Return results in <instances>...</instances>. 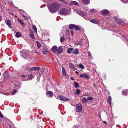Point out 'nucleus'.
I'll return each instance as SVG.
<instances>
[{
  "instance_id": "37998d69",
  "label": "nucleus",
  "mask_w": 128,
  "mask_h": 128,
  "mask_svg": "<svg viewBox=\"0 0 128 128\" xmlns=\"http://www.w3.org/2000/svg\"><path fill=\"white\" fill-rule=\"evenodd\" d=\"M48 52V51H45L44 50H42V53L43 54H46L47 52Z\"/></svg>"
},
{
  "instance_id": "c85d7f7f",
  "label": "nucleus",
  "mask_w": 128,
  "mask_h": 128,
  "mask_svg": "<svg viewBox=\"0 0 128 128\" xmlns=\"http://www.w3.org/2000/svg\"><path fill=\"white\" fill-rule=\"evenodd\" d=\"M62 74L64 76H66V73L65 72V70L64 67H62Z\"/></svg>"
},
{
  "instance_id": "864d4df0",
  "label": "nucleus",
  "mask_w": 128,
  "mask_h": 128,
  "mask_svg": "<svg viewBox=\"0 0 128 128\" xmlns=\"http://www.w3.org/2000/svg\"><path fill=\"white\" fill-rule=\"evenodd\" d=\"M103 123H104L105 124H107V122H106L105 121H104V122H103Z\"/></svg>"
},
{
  "instance_id": "de8ad7c7",
  "label": "nucleus",
  "mask_w": 128,
  "mask_h": 128,
  "mask_svg": "<svg viewBox=\"0 0 128 128\" xmlns=\"http://www.w3.org/2000/svg\"><path fill=\"white\" fill-rule=\"evenodd\" d=\"M26 70H30V69L28 67H27L26 68Z\"/></svg>"
},
{
  "instance_id": "a18cd8bd",
  "label": "nucleus",
  "mask_w": 128,
  "mask_h": 128,
  "mask_svg": "<svg viewBox=\"0 0 128 128\" xmlns=\"http://www.w3.org/2000/svg\"><path fill=\"white\" fill-rule=\"evenodd\" d=\"M0 117L2 118H3L4 116L2 114L1 112L0 111Z\"/></svg>"
},
{
  "instance_id": "9d476101",
  "label": "nucleus",
  "mask_w": 128,
  "mask_h": 128,
  "mask_svg": "<svg viewBox=\"0 0 128 128\" xmlns=\"http://www.w3.org/2000/svg\"><path fill=\"white\" fill-rule=\"evenodd\" d=\"M4 76V79L6 80V79L10 78V75L9 74L4 72L3 74Z\"/></svg>"
},
{
  "instance_id": "4d7b16f0",
  "label": "nucleus",
  "mask_w": 128,
  "mask_h": 128,
  "mask_svg": "<svg viewBox=\"0 0 128 128\" xmlns=\"http://www.w3.org/2000/svg\"><path fill=\"white\" fill-rule=\"evenodd\" d=\"M9 60H11V58H9Z\"/></svg>"
},
{
  "instance_id": "473e14b6",
  "label": "nucleus",
  "mask_w": 128,
  "mask_h": 128,
  "mask_svg": "<svg viewBox=\"0 0 128 128\" xmlns=\"http://www.w3.org/2000/svg\"><path fill=\"white\" fill-rule=\"evenodd\" d=\"M74 87L75 88H78L79 87V84L77 82H74Z\"/></svg>"
},
{
  "instance_id": "c756f323",
  "label": "nucleus",
  "mask_w": 128,
  "mask_h": 128,
  "mask_svg": "<svg viewBox=\"0 0 128 128\" xmlns=\"http://www.w3.org/2000/svg\"><path fill=\"white\" fill-rule=\"evenodd\" d=\"M69 66L70 68H71L74 69L75 68L74 65L72 63L70 64H69Z\"/></svg>"
},
{
  "instance_id": "f704fd0d",
  "label": "nucleus",
  "mask_w": 128,
  "mask_h": 128,
  "mask_svg": "<svg viewBox=\"0 0 128 128\" xmlns=\"http://www.w3.org/2000/svg\"><path fill=\"white\" fill-rule=\"evenodd\" d=\"M71 4H74V5H78V2L76 1H72L71 2Z\"/></svg>"
},
{
  "instance_id": "bf43d9fd",
  "label": "nucleus",
  "mask_w": 128,
  "mask_h": 128,
  "mask_svg": "<svg viewBox=\"0 0 128 128\" xmlns=\"http://www.w3.org/2000/svg\"><path fill=\"white\" fill-rule=\"evenodd\" d=\"M68 39L70 40L71 39V38H68Z\"/></svg>"
},
{
  "instance_id": "a211bd4d",
  "label": "nucleus",
  "mask_w": 128,
  "mask_h": 128,
  "mask_svg": "<svg viewBox=\"0 0 128 128\" xmlns=\"http://www.w3.org/2000/svg\"><path fill=\"white\" fill-rule=\"evenodd\" d=\"M62 51V48L61 47V46H60L57 49V52L58 54L61 53Z\"/></svg>"
},
{
  "instance_id": "0eeeda50",
  "label": "nucleus",
  "mask_w": 128,
  "mask_h": 128,
  "mask_svg": "<svg viewBox=\"0 0 128 128\" xmlns=\"http://www.w3.org/2000/svg\"><path fill=\"white\" fill-rule=\"evenodd\" d=\"M5 22L6 24L8 26L9 28H10L12 27L11 21L9 19H6Z\"/></svg>"
},
{
  "instance_id": "4be33fe9",
  "label": "nucleus",
  "mask_w": 128,
  "mask_h": 128,
  "mask_svg": "<svg viewBox=\"0 0 128 128\" xmlns=\"http://www.w3.org/2000/svg\"><path fill=\"white\" fill-rule=\"evenodd\" d=\"M30 37L33 39H34V34L33 32L31 31L30 34Z\"/></svg>"
},
{
  "instance_id": "ddd939ff",
  "label": "nucleus",
  "mask_w": 128,
  "mask_h": 128,
  "mask_svg": "<svg viewBox=\"0 0 128 128\" xmlns=\"http://www.w3.org/2000/svg\"><path fill=\"white\" fill-rule=\"evenodd\" d=\"M116 22L122 26H124V21L119 19H118V20H117Z\"/></svg>"
},
{
  "instance_id": "5fc2aeb1",
  "label": "nucleus",
  "mask_w": 128,
  "mask_h": 128,
  "mask_svg": "<svg viewBox=\"0 0 128 128\" xmlns=\"http://www.w3.org/2000/svg\"><path fill=\"white\" fill-rule=\"evenodd\" d=\"M23 17H24V18L25 19H26V17L25 16H24V15H23Z\"/></svg>"
},
{
  "instance_id": "f03ea898",
  "label": "nucleus",
  "mask_w": 128,
  "mask_h": 128,
  "mask_svg": "<svg viewBox=\"0 0 128 128\" xmlns=\"http://www.w3.org/2000/svg\"><path fill=\"white\" fill-rule=\"evenodd\" d=\"M28 51L25 50H22V57L25 58H28V56H27L28 55Z\"/></svg>"
},
{
  "instance_id": "72a5a7b5",
  "label": "nucleus",
  "mask_w": 128,
  "mask_h": 128,
  "mask_svg": "<svg viewBox=\"0 0 128 128\" xmlns=\"http://www.w3.org/2000/svg\"><path fill=\"white\" fill-rule=\"evenodd\" d=\"M74 28H75V30H79V31H80V28L79 27L77 26H76V25H75V26Z\"/></svg>"
},
{
  "instance_id": "3c124183",
  "label": "nucleus",
  "mask_w": 128,
  "mask_h": 128,
  "mask_svg": "<svg viewBox=\"0 0 128 128\" xmlns=\"http://www.w3.org/2000/svg\"><path fill=\"white\" fill-rule=\"evenodd\" d=\"M2 20V17L0 15V21H1Z\"/></svg>"
},
{
  "instance_id": "4c0bfd02",
  "label": "nucleus",
  "mask_w": 128,
  "mask_h": 128,
  "mask_svg": "<svg viewBox=\"0 0 128 128\" xmlns=\"http://www.w3.org/2000/svg\"><path fill=\"white\" fill-rule=\"evenodd\" d=\"M90 10L92 12H96L97 11L96 10H94V9H90Z\"/></svg>"
},
{
  "instance_id": "2f4dec72",
  "label": "nucleus",
  "mask_w": 128,
  "mask_h": 128,
  "mask_svg": "<svg viewBox=\"0 0 128 128\" xmlns=\"http://www.w3.org/2000/svg\"><path fill=\"white\" fill-rule=\"evenodd\" d=\"M36 43L38 48L39 49L40 48L41 46V45L40 42L38 41H36Z\"/></svg>"
},
{
  "instance_id": "5701e85b",
  "label": "nucleus",
  "mask_w": 128,
  "mask_h": 128,
  "mask_svg": "<svg viewBox=\"0 0 128 128\" xmlns=\"http://www.w3.org/2000/svg\"><path fill=\"white\" fill-rule=\"evenodd\" d=\"M21 35V33L19 32H16V34H15V35L16 37H20Z\"/></svg>"
},
{
  "instance_id": "393cba45",
  "label": "nucleus",
  "mask_w": 128,
  "mask_h": 128,
  "mask_svg": "<svg viewBox=\"0 0 128 128\" xmlns=\"http://www.w3.org/2000/svg\"><path fill=\"white\" fill-rule=\"evenodd\" d=\"M18 20L20 24L22 25L23 26H24V24L22 22V20H21L20 19H18Z\"/></svg>"
},
{
  "instance_id": "6e6d98bb",
  "label": "nucleus",
  "mask_w": 128,
  "mask_h": 128,
  "mask_svg": "<svg viewBox=\"0 0 128 128\" xmlns=\"http://www.w3.org/2000/svg\"><path fill=\"white\" fill-rule=\"evenodd\" d=\"M66 32H67L68 33L69 32V30H66Z\"/></svg>"
},
{
  "instance_id": "dca6fc26",
  "label": "nucleus",
  "mask_w": 128,
  "mask_h": 128,
  "mask_svg": "<svg viewBox=\"0 0 128 128\" xmlns=\"http://www.w3.org/2000/svg\"><path fill=\"white\" fill-rule=\"evenodd\" d=\"M40 70V68L39 67H35L33 68H30V70L31 71H33L34 70Z\"/></svg>"
},
{
  "instance_id": "cd10ccee",
  "label": "nucleus",
  "mask_w": 128,
  "mask_h": 128,
  "mask_svg": "<svg viewBox=\"0 0 128 128\" xmlns=\"http://www.w3.org/2000/svg\"><path fill=\"white\" fill-rule=\"evenodd\" d=\"M32 28L34 31L35 32H37V30L36 26L34 25H33L32 26Z\"/></svg>"
},
{
  "instance_id": "9b49d317",
  "label": "nucleus",
  "mask_w": 128,
  "mask_h": 128,
  "mask_svg": "<svg viewBox=\"0 0 128 128\" xmlns=\"http://www.w3.org/2000/svg\"><path fill=\"white\" fill-rule=\"evenodd\" d=\"M83 3L84 5H87L90 2V0H81Z\"/></svg>"
},
{
  "instance_id": "6ab92c4d",
  "label": "nucleus",
  "mask_w": 128,
  "mask_h": 128,
  "mask_svg": "<svg viewBox=\"0 0 128 128\" xmlns=\"http://www.w3.org/2000/svg\"><path fill=\"white\" fill-rule=\"evenodd\" d=\"M122 94L123 95H126L128 94V89L124 90L122 92Z\"/></svg>"
},
{
  "instance_id": "bb28decb",
  "label": "nucleus",
  "mask_w": 128,
  "mask_h": 128,
  "mask_svg": "<svg viewBox=\"0 0 128 128\" xmlns=\"http://www.w3.org/2000/svg\"><path fill=\"white\" fill-rule=\"evenodd\" d=\"M88 102V100L85 97L84 98H82V102L84 104V103L86 102Z\"/></svg>"
},
{
  "instance_id": "7c9ffc66",
  "label": "nucleus",
  "mask_w": 128,
  "mask_h": 128,
  "mask_svg": "<svg viewBox=\"0 0 128 128\" xmlns=\"http://www.w3.org/2000/svg\"><path fill=\"white\" fill-rule=\"evenodd\" d=\"M73 50V49L72 48H68L67 50V52L68 54H70L71 52V51H72Z\"/></svg>"
},
{
  "instance_id": "f3484780",
  "label": "nucleus",
  "mask_w": 128,
  "mask_h": 128,
  "mask_svg": "<svg viewBox=\"0 0 128 128\" xmlns=\"http://www.w3.org/2000/svg\"><path fill=\"white\" fill-rule=\"evenodd\" d=\"M90 21L91 22L94 24H98L99 23V22L96 20L93 19L90 20Z\"/></svg>"
},
{
  "instance_id": "e433bc0d",
  "label": "nucleus",
  "mask_w": 128,
  "mask_h": 128,
  "mask_svg": "<svg viewBox=\"0 0 128 128\" xmlns=\"http://www.w3.org/2000/svg\"><path fill=\"white\" fill-rule=\"evenodd\" d=\"M79 67L80 68H81L82 69H84V67L83 66V65L81 64H80Z\"/></svg>"
},
{
  "instance_id": "1a4fd4ad",
  "label": "nucleus",
  "mask_w": 128,
  "mask_h": 128,
  "mask_svg": "<svg viewBox=\"0 0 128 128\" xmlns=\"http://www.w3.org/2000/svg\"><path fill=\"white\" fill-rule=\"evenodd\" d=\"M109 13L108 10H104L101 12V14L103 15H106L108 14Z\"/></svg>"
},
{
  "instance_id": "20e7f679",
  "label": "nucleus",
  "mask_w": 128,
  "mask_h": 128,
  "mask_svg": "<svg viewBox=\"0 0 128 128\" xmlns=\"http://www.w3.org/2000/svg\"><path fill=\"white\" fill-rule=\"evenodd\" d=\"M60 13L61 14L64 15H66L68 14V13L67 12V9L64 8H62L60 10Z\"/></svg>"
},
{
  "instance_id": "58836bf2",
  "label": "nucleus",
  "mask_w": 128,
  "mask_h": 128,
  "mask_svg": "<svg viewBox=\"0 0 128 128\" xmlns=\"http://www.w3.org/2000/svg\"><path fill=\"white\" fill-rule=\"evenodd\" d=\"M59 1L62 2L65 4H68V3L66 1L64 0H58Z\"/></svg>"
},
{
  "instance_id": "39448f33",
  "label": "nucleus",
  "mask_w": 128,
  "mask_h": 128,
  "mask_svg": "<svg viewBox=\"0 0 128 128\" xmlns=\"http://www.w3.org/2000/svg\"><path fill=\"white\" fill-rule=\"evenodd\" d=\"M82 110V106L80 104H78L76 105V111L77 112H80Z\"/></svg>"
},
{
  "instance_id": "13d9d810",
  "label": "nucleus",
  "mask_w": 128,
  "mask_h": 128,
  "mask_svg": "<svg viewBox=\"0 0 128 128\" xmlns=\"http://www.w3.org/2000/svg\"><path fill=\"white\" fill-rule=\"evenodd\" d=\"M29 30H30V31H32L31 29H29Z\"/></svg>"
},
{
  "instance_id": "f8f14e48",
  "label": "nucleus",
  "mask_w": 128,
  "mask_h": 128,
  "mask_svg": "<svg viewBox=\"0 0 128 128\" xmlns=\"http://www.w3.org/2000/svg\"><path fill=\"white\" fill-rule=\"evenodd\" d=\"M80 76L81 78L85 77L86 78H90V77L85 73L80 74Z\"/></svg>"
},
{
  "instance_id": "052dcab7",
  "label": "nucleus",
  "mask_w": 128,
  "mask_h": 128,
  "mask_svg": "<svg viewBox=\"0 0 128 128\" xmlns=\"http://www.w3.org/2000/svg\"><path fill=\"white\" fill-rule=\"evenodd\" d=\"M1 74V73H0V76Z\"/></svg>"
},
{
  "instance_id": "412c9836",
  "label": "nucleus",
  "mask_w": 128,
  "mask_h": 128,
  "mask_svg": "<svg viewBox=\"0 0 128 128\" xmlns=\"http://www.w3.org/2000/svg\"><path fill=\"white\" fill-rule=\"evenodd\" d=\"M58 47L56 46H53L52 48V50L54 52L57 51Z\"/></svg>"
},
{
  "instance_id": "7ed1b4c3",
  "label": "nucleus",
  "mask_w": 128,
  "mask_h": 128,
  "mask_svg": "<svg viewBox=\"0 0 128 128\" xmlns=\"http://www.w3.org/2000/svg\"><path fill=\"white\" fill-rule=\"evenodd\" d=\"M25 76H27V75H21L20 76V77L21 78H22V79L23 80H32V79L33 76L32 74H31L29 76L28 78H24V77Z\"/></svg>"
},
{
  "instance_id": "c03bdc74",
  "label": "nucleus",
  "mask_w": 128,
  "mask_h": 128,
  "mask_svg": "<svg viewBox=\"0 0 128 128\" xmlns=\"http://www.w3.org/2000/svg\"><path fill=\"white\" fill-rule=\"evenodd\" d=\"M16 90H14L12 92V95H14L16 92Z\"/></svg>"
},
{
  "instance_id": "09e8293b",
  "label": "nucleus",
  "mask_w": 128,
  "mask_h": 128,
  "mask_svg": "<svg viewBox=\"0 0 128 128\" xmlns=\"http://www.w3.org/2000/svg\"><path fill=\"white\" fill-rule=\"evenodd\" d=\"M70 79L71 80H74V78L73 77H71L70 78Z\"/></svg>"
},
{
  "instance_id": "423d86ee",
  "label": "nucleus",
  "mask_w": 128,
  "mask_h": 128,
  "mask_svg": "<svg viewBox=\"0 0 128 128\" xmlns=\"http://www.w3.org/2000/svg\"><path fill=\"white\" fill-rule=\"evenodd\" d=\"M76 12L81 16H86L87 15L86 12H84L82 11L78 10H76L75 11Z\"/></svg>"
},
{
  "instance_id": "49530a36",
  "label": "nucleus",
  "mask_w": 128,
  "mask_h": 128,
  "mask_svg": "<svg viewBox=\"0 0 128 128\" xmlns=\"http://www.w3.org/2000/svg\"><path fill=\"white\" fill-rule=\"evenodd\" d=\"M43 50H44L45 51H48V49L46 48H43Z\"/></svg>"
},
{
  "instance_id": "a878e982",
  "label": "nucleus",
  "mask_w": 128,
  "mask_h": 128,
  "mask_svg": "<svg viewBox=\"0 0 128 128\" xmlns=\"http://www.w3.org/2000/svg\"><path fill=\"white\" fill-rule=\"evenodd\" d=\"M111 96H110L108 98V102L110 105L111 104Z\"/></svg>"
},
{
  "instance_id": "4468645a",
  "label": "nucleus",
  "mask_w": 128,
  "mask_h": 128,
  "mask_svg": "<svg viewBox=\"0 0 128 128\" xmlns=\"http://www.w3.org/2000/svg\"><path fill=\"white\" fill-rule=\"evenodd\" d=\"M116 22L122 26H124V21L119 19H118V20H117Z\"/></svg>"
},
{
  "instance_id": "b1692460",
  "label": "nucleus",
  "mask_w": 128,
  "mask_h": 128,
  "mask_svg": "<svg viewBox=\"0 0 128 128\" xmlns=\"http://www.w3.org/2000/svg\"><path fill=\"white\" fill-rule=\"evenodd\" d=\"M75 25L73 24H70L69 25V28L70 29H74L75 28Z\"/></svg>"
},
{
  "instance_id": "79ce46f5",
  "label": "nucleus",
  "mask_w": 128,
  "mask_h": 128,
  "mask_svg": "<svg viewBox=\"0 0 128 128\" xmlns=\"http://www.w3.org/2000/svg\"><path fill=\"white\" fill-rule=\"evenodd\" d=\"M92 96H89L87 98V99L90 100H92Z\"/></svg>"
},
{
  "instance_id": "aec40b11",
  "label": "nucleus",
  "mask_w": 128,
  "mask_h": 128,
  "mask_svg": "<svg viewBox=\"0 0 128 128\" xmlns=\"http://www.w3.org/2000/svg\"><path fill=\"white\" fill-rule=\"evenodd\" d=\"M79 51L78 50L76 49H75L72 52V54H78L79 53Z\"/></svg>"
},
{
  "instance_id": "f257e3e1",
  "label": "nucleus",
  "mask_w": 128,
  "mask_h": 128,
  "mask_svg": "<svg viewBox=\"0 0 128 128\" xmlns=\"http://www.w3.org/2000/svg\"><path fill=\"white\" fill-rule=\"evenodd\" d=\"M59 8L60 6L58 4L54 2L51 4L50 7L49 8V9L51 12L53 13L56 12Z\"/></svg>"
},
{
  "instance_id": "ea45409f",
  "label": "nucleus",
  "mask_w": 128,
  "mask_h": 128,
  "mask_svg": "<svg viewBox=\"0 0 128 128\" xmlns=\"http://www.w3.org/2000/svg\"><path fill=\"white\" fill-rule=\"evenodd\" d=\"M65 40V38L64 37H61L60 38V42H63Z\"/></svg>"
},
{
  "instance_id": "8fccbe9b",
  "label": "nucleus",
  "mask_w": 128,
  "mask_h": 128,
  "mask_svg": "<svg viewBox=\"0 0 128 128\" xmlns=\"http://www.w3.org/2000/svg\"><path fill=\"white\" fill-rule=\"evenodd\" d=\"M88 56H91V54L89 52H88Z\"/></svg>"
},
{
  "instance_id": "603ef678",
  "label": "nucleus",
  "mask_w": 128,
  "mask_h": 128,
  "mask_svg": "<svg viewBox=\"0 0 128 128\" xmlns=\"http://www.w3.org/2000/svg\"><path fill=\"white\" fill-rule=\"evenodd\" d=\"M70 32H71V34H72V36L73 35V32L72 31H71Z\"/></svg>"
},
{
  "instance_id": "a19ab883",
  "label": "nucleus",
  "mask_w": 128,
  "mask_h": 128,
  "mask_svg": "<svg viewBox=\"0 0 128 128\" xmlns=\"http://www.w3.org/2000/svg\"><path fill=\"white\" fill-rule=\"evenodd\" d=\"M113 19L115 20L116 22H117V20H118L119 19L117 17H113Z\"/></svg>"
},
{
  "instance_id": "2eb2a0df",
  "label": "nucleus",
  "mask_w": 128,
  "mask_h": 128,
  "mask_svg": "<svg viewBox=\"0 0 128 128\" xmlns=\"http://www.w3.org/2000/svg\"><path fill=\"white\" fill-rule=\"evenodd\" d=\"M46 94L47 95L49 94L50 97V98L52 97L53 95V93L52 92L50 91H47L46 93Z\"/></svg>"
},
{
  "instance_id": "c9c22d12",
  "label": "nucleus",
  "mask_w": 128,
  "mask_h": 128,
  "mask_svg": "<svg viewBox=\"0 0 128 128\" xmlns=\"http://www.w3.org/2000/svg\"><path fill=\"white\" fill-rule=\"evenodd\" d=\"M80 92V90L78 89H76V94H78Z\"/></svg>"
},
{
  "instance_id": "6e6552de",
  "label": "nucleus",
  "mask_w": 128,
  "mask_h": 128,
  "mask_svg": "<svg viewBox=\"0 0 128 128\" xmlns=\"http://www.w3.org/2000/svg\"><path fill=\"white\" fill-rule=\"evenodd\" d=\"M58 98L61 100L63 101H65L67 100H68V99L67 98L65 97L62 95L59 96Z\"/></svg>"
}]
</instances>
